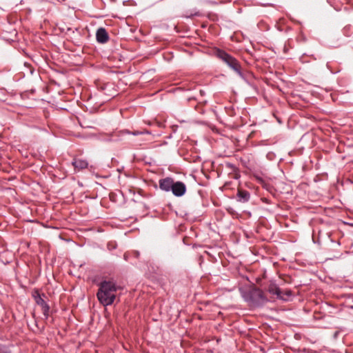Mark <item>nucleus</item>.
Instances as JSON below:
<instances>
[{"instance_id":"obj_1","label":"nucleus","mask_w":353,"mask_h":353,"mask_svg":"<svg viewBox=\"0 0 353 353\" xmlns=\"http://www.w3.org/2000/svg\"><path fill=\"white\" fill-rule=\"evenodd\" d=\"M121 288L113 281H103L99 284L97 299L103 306L112 305L117 296V292Z\"/></svg>"},{"instance_id":"obj_2","label":"nucleus","mask_w":353,"mask_h":353,"mask_svg":"<svg viewBox=\"0 0 353 353\" xmlns=\"http://www.w3.org/2000/svg\"><path fill=\"white\" fill-rule=\"evenodd\" d=\"M243 299L252 307H260L268 302L262 290L254 286L241 288L239 289Z\"/></svg>"},{"instance_id":"obj_3","label":"nucleus","mask_w":353,"mask_h":353,"mask_svg":"<svg viewBox=\"0 0 353 353\" xmlns=\"http://www.w3.org/2000/svg\"><path fill=\"white\" fill-rule=\"evenodd\" d=\"M216 56L230 68L234 70L239 76L243 77V74L241 71V65L234 57L221 50L216 51Z\"/></svg>"},{"instance_id":"obj_4","label":"nucleus","mask_w":353,"mask_h":353,"mask_svg":"<svg viewBox=\"0 0 353 353\" xmlns=\"http://www.w3.org/2000/svg\"><path fill=\"white\" fill-rule=\"evenodd\" d=\"M269 293L276 295L277 299L286 300L285 297L291 296L292 292L290 290H285L283 292L279 287L274 283H271L268 288Z\"/></svg>"},{"instance_id":"obj_5","label":"nucleus","mask_w":353,"mask_h":353,"mask_svg":"<svg viewBox=\"0 0 353 353\" xmlns=\"http://www.w3.org/2000/svg\"><path fill=\"white\" fill-rule=\"evenodd\" d=\"M33 296L34 298L35 302L37 305L41 306L42 312L45 317L47 319L49 316V310L50 307L46 303V302L42 299L41 294L39 293V292L36 291L34 292Z\"/></svg>"},{"instance_id":"obj_6","label":"nucleus","mask_w":353,"mask_h":353,"mask_svg":"<svg viewBox=\"0 0 353 353\" xmlns=\"http://www.w3.org/2000/svg\"><path fill=\"white\" fill-rule=\"evenodd\" d=\"M186 191V186L181 181L174 182L172 192L176 196H183Z\"/></svg>"},{"instance_id":"obj_7","label":"nucleus","mask_w":353,"mask_h":353,"mask_svg":"<svg viewBox=\"0 0 353 353\" xmlns=\"http://www.w3.org/2000/svg\"><path fill=\"white\" fill-rule=\"evenodd\" d=\"M174 182V180L170 177L160 179L159 181V188L165 192L172 191Z\"/></svg>"},{"instance_id":"obj_8","label":"nucleus","mask_w":353,"mask_h":353,"mask_svg":"<svg viewBox=\"0 0 353 353\" xmlns=\"http://www.w3.org/2000/svg\"><path fill=\"white\" fill-rule=\"evenodd\" d=\"M97 41L100 43H105L108 41L109 36L104 28H99L96 32Z\"/></svg>"},{"instance_id":"obj_9","label":"nucleus","mask_w":353,"mask_h":353,"mask_svg":"<svg viewBox=\"0 0 353 353\" xmlns=\"http://www.w3.org/2000/svg\"><path fill=\"white\" fill-rule=\"evenodd\" d=\"M72 164L74 166V169L78 171L85 169L88 166V162L87 161V160L76 157L74 158Z\"/></svg>"},{"instance_id":"obj_10","label":"nucleus","mask_w":353,"mask_h":353,"mask_svg":"<svg viewBox=\"0 0 353 353\" xmlns=\"http://www.w3.org/2000/svg\"><path fill=\"white\" fill-rule=\"evenodd\" d=\"M237 196L240 201L246 202L250 199V193L245 190H239Z\"/></svg>"},{"instance_id":"obj_11","label":"nucleus","mask_w":353,"mask_h":353,"mask_svg":"<svg viewBox=\"0 0 353 353\" xmlns=\"http://www.w3.org/2000/svg\"><path fill=\"white\" fill-rule=\"evenodd\" d=\"M133 135H139V134H142V132H139V131H134L132 133Z\"/></svg>"},{"instance_id":"obj_12","label":"nucleus","mask_w":353,"mask_h":353,"mask_svg":"<svg viewBox=\"0 0 353 353\" xmlns=\"http://www.w3.org/2000/svg\"><path fill=\"white\" fill-rule=\"evenodd\" d=\"M0 353H6L3 349L2 347L0 345Z\"/></svg>"}]
</instances>
